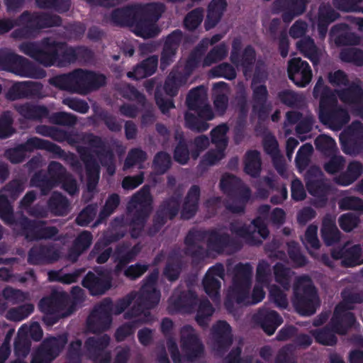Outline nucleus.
<instances>
[{
	"label": "nucleus",
	"instance_id": "obj_23",
	"mask_svg": "<svg viewBox=\"0 0 363 363\" xmlns=\"http://www.w3.org/2000/svg\"><path fill=\"white\" fill-rule=\"evenodd\" d=\"M82 285L87 289L91 295L98 296L105 294L111 287V279L104 272H88L82 281Z\"/></svg>",
	"mask_w": 363,
	"mask_h": 363
},
{
	"label": "nucleus",
	"instance_id": "obj_27",
	"mask_svg": "<svg viewBox=\"0 0 363 363\" xmlns=\"http://www.w3.org/2000/svg\"><path fill=\"white\" fill-rule=\"evenodd\" d=\"M220 187L228 197H241L245 201L250 199V188L245 186L240 178L233 174L223 175L220 182Z\"/></svg>",
	"mask_w": 363,
	"mask_h": 363
},
{
	"label": "nucleus",
	"instance_id": "obj_25",
	"mask_svg": "<svg viewBox=\"0 0 363 363\" xmlns=\"http://www.w3.org/2000/svg\"><path fill=\"white\" fill-rule=\"evenodd\" d=\"M252 90V112L257 115L260 121H264L269 117L272 109L270 103L268 102L269 92L264 84L251 85Z\"/></svg>",
	"mask_w": 363,
	"mask_h": 363
},
{
	"label": "nucleus",
	"instance_id": "obj_28",
	"mask_svg": "<svg viewBox=\"0 0 363 363\" xmlns=\"http://www.w3.org/2000/svg\"><path fill=\"white\" fill-rule=\"evenodd\" d=\"M128 319H133L132 321L120 325L114 333V337L118 342L124 341L127 337L134 334L137 328L145 323H152L155 318L150 311L144 309V311Z\"/></svg>",
	"mask_w": 363,
	"mask_h": 363
},
{
	"label": "nucleus",
	"instance_id": "obj_31",
	"mask_svg": "<svg viewBox=\"0 0 363 363\" xmlns=\"http://www.w3.org/2000/svg\"><path fill=\"white\" fill-rule=\"evenodd\" d=\"M254 320L268 335H273L277 328L283 323L281 316L277 311L267 308L259 309L255 314Z\"/></svg>",
	"mask_w": 363,
	"mask_h": 363
},
{
	"label": "nucleus",
	"instance_id": "obj_3",
	"mask_svg": "<svg viewBox=\"0 0 363 363\" xmlns=\"http://www.w3.org/2000/svg\"><path fill=\"white\" fill-rule=\"evenodd\" d=\"M205 240L208 249L218 255L223 254L227 248L239 251L242 247L241 241L238 238H233L227 233H220L216 228L202 230L192 228L184 238V254L194 259H203L205 257V250L197 242H203Z\"/></svg>",
	"mask_w": 363,
	"mask_h": 363
},
{
	"label": "nucleus",
	"instance_id": "obj_30",
	"mask_svg": "<svg viewBox=\"0 0 363 363\" xmlns=\"http://www.w3.org/2000/svg\"><path fill=\"white\" fill-rule=\"evenodd\" d=\"M70 297L64 291H54L50 296L43 297L38 306L43 313L62 311L69 306Z\"/></svg>",
	"mask_w": 363,
	"mask_h": 363
},
{
	"label": "nucleus",
	"instance_id": "obj_44",
	"mask_svg": "<svg viewBox=\"0 0 363 363\" xmlns=\"http://www.w3.org/2000/svg\"><path fill=\"white\" fill-rule=\"evenodd\" d=\"M347 27L346 24H337L332 27L330 35L337 34L334 39L335 43L337 46L359 45L360 38L357 34L347 31L343 32L344 28Z\"/></svg>",
	"mask_w": 363,
	"mask_h": 363
},
{
	"label": "nucleus",
	"instance_id": "obj_16",
	"mask_svg": "<svg viewBox=\"0 0 363 363\" xmlns=\"http://www.w3.org/2000/svg\"><path fill=\"white\" fill-rule=\"evenodd\" d=\"M82 140L83 143L94 149V152L97 156L101 164L106 167L110 175H113L116 170L114 153L107 141L92 133H84Z\"/></svg>",
	"mask_w": 363,
	"mask_h": 363
},
{
	"label": "nucleus",
	"instance_id": "obj_64",
	"mask_svg": "<svg viewBox=\"0 0 363 363\" xmlns=\"http://www.w3.org/2000/svg\"><path fill=\"white\" fill-rule=\"evenodd\" d=\"M13 118L9 111H6L0 116V140L11 137L16 130L13 127Z\"/></svg>",
	"mask_w": 363,
	"mask_h": 363
},
{
	"label": "nucleus",
	"instance_id": "obj_32",
	"mask_svg": "<svg viewBox=\"0 0 363 363\" xmlns=\"http://www.w3.org/2000/svg\"><path fill=\"white\" fill-rule=\"evenodd\" d=\"M201 189L198 185H192L188 190L182 205L180 215L183 220H190L195 216L198 210Z\"/></svg>",
	"mask_w": 363,
	"mask_h": 363
},
{
	"label": "nucleus",
	"instance_id": "obj_19",
	"mask_svg": "<svg viewBox=\"0 0 363 363\" xmlns=\"http://www.w3.org/2000/svg\"><path fill=\"white\" fill-rule=\"evenodd\" d=\"M192 111H194L197 116L186 111L184 114L186 127L193 131L199 133H202L208 130L209 124L207 121H211L214 118V113L211 106L206 102Z\"/></svg>",
	"mask_w": 363,
	"mask_h": 363
},
{
	"label": "nucleus",
	"instance_id": "obj_39",
	"mask_svg": "<svg viewBox=\"0 0 363 363\" xmlns=\"http://www.w3.org/2000/svg\"><path fill=\"white\" fill-rule=\"evenodd\" d=\"M16 110L24 118L33 121L41 122L48 118L50 114L47 106L28 102L16 106Z\"/></svg>",
	"mask_w": 363,
	"mask_h": 363
},
{
	"label": "nucleus",
	"instance_id": "obj_37",
	"mask_svg": "<svg viewBox=\"0 0 363 363\" xmlns=\"http://www.w3.org/2000/svg\"><path fill=\"white\" fill-rule=\"evenodd\" d=\"M334 92L344 104L357 106L363 109V89L359 84L352 82L348 87L336 89Z\"/></svg>",
	"mask_w": 363,
	"mask_h": 363
},
{
	"label": "nucleus",
	"instance_id": "obj_53",
	"mask_svg": "<svg viewBox=\"0 0 363 363\" xmlns=\"http://www.w3.org/2000/svg\"><path fill=\"white\" fill-rule=\"evenodd\" d=\"M30 184L39 188L41 194L45 196L58 184L48 177L47 174L38 172L31 177Z\"/></svg>",
	"mask_w": 363,
	"mask_h": 363
},
{
	"label": "nucleus",
	"instance_id": "obj_47",
	"mask_svg": "<svg viewBox=\"0 0 363 363\" xmlns=\"http://www.w3.org/2000/svg\"><path fill=\"white\" fill-rule=\"evenodd\" d=\"M320 235L327 246L333 245L340 241V232L334 220L330 218H325L323 220Z\"/></svg>",
	"mask_w": 363,
	"mask_h": 363
},
{
	"label": "nucleus",
	"instance_id": "obj_5",
	"mask_svg": "<svg viewBox=\"0 0 363 363\" xmlns=\"http://www.w3.org/2000/svg\"><path fill=\"white\" fill-rule=\"evenodd\" d=\"M49 82L61 90L86 94L104 86L106 84V77L94 71L76 69L68 73L56 75L50 78Z\"/></svg>",
	"mask_w": 363,
	"mask_h": 363
},
{
	"label": "nucleus",
	"instance_id": "obj_18",
	"mask_svg": "<svg viewBox=\"0 0 363 363\" xmlns=\"http://www.w3.org/2000/svg\"><path fill=\"white\" fill-rule=\"evenodd\" d=\"M252 224L255 230H252L250 226L242 225L238 226L234 223H230V230L236 235L245 238L247 242L253 246H259L262 243V240L255 235V231H257L260 237L265 240L269 234V230L264 220L260 217H257L252 220Z\"/></svg>",
	"mask_w": 363,
	"mask_h": 363
},
{
	"label": "nucleus",
	"instance_id": "obj_21",
	"mask_svg": "<svg viewBox=\"0 0 363 363\" xmlns=\"http://www.w3.org/2000/svg\"><path fill=\"white\" fill-rule=\"evenodd\" d=\"M171 305L181 313H191L195 311L198 304V296L195 291L188 288L177 287L170 298Z\"/></svg>",
	"mask_w": 363,
	"mask_h": 363
},
{
	"label": "nucleus",
	"instance_id": "obj_61",
	"mask_svg": "<svg viewBox=\"0 0 363 363\" xmlns=\"http://www.w3.org/2000/svg\"><path fill=\"white\" fill-rule=\"evenodd\" d=\"M120 201V196L118 194L113 193L109 195L99 212L96 223H102L113 214L118 207Z\"/></svg>",
	"mask_w": 363,
	"mask_h": 363
},
{
	"label": "nucleus",
	"instance_id": "obj_14",
	"mask_svg": "<svg viewBox=\"0 0 363 363\" xmlns=\"http://www.w3.org/2000/svg\"><path fill=\"white\" fill-rule=\"evenodd\" d=\"M20 224L21 232H19L18 234L24 236L28 241L55 240L59 233V230L56 226H45L47 221L43 220H31L25 218H23Z\"/></svg>",
	"mask_w": 363,
	"mask_h": 363
},
{
	"label": "nucleus",
	"instance_id": "obj_40",
	"mask_svg": "<svg viewBox=\"0 0 363 363\" xmlns=\"http://www.w3.org/2000/svg\"><path fill=\"white\" fill-rule=\"evenodd\" d=\"M68 342L67 333L58 335L56 337H50L45 339L40 347L50 357V360H54L59 356Z\"/></svg>",
	"mask_w": 363,
	"mask_h": 363
},
{
	"label": "nucleus",
	"instance_id": "obj_49",
	"mask_svg": "<svg viewBox=\"0 0 363 363\" xmlns=\"http://www.w3.org/2000/svg\"><path fill=\"white\" fill-rule=\"evenodd\" d=\"M363 173V164L359 161L350 162L345 172L337 178V183L341 186H349L354 183Z\"/></svg>",
	"mask_w": 363,
	"mask_h": 363
},
{
	"label": "nucleus",
	"instance_id": "obj_41",
	"mask_svg": "<svg viewBox=\"0 0 363 363\" xmlns=\"http://www.w3.org/2000/svg\"><path fill=\"white\" fill-rule=\"evenodd\" d=\"M256 51L251 45L245 47L242 51L238 54L235 60H231L230 62L237 67H241L245 77L250 76L253 70L256 61Z\"/></svg>",
	"mask_w": 363,
	"mask_h": 363
},
{
	"label": "nucleus",
	"instance_id": "obj_35",
	"mask_svg": "<svg viewBox=\"0 0 363 363\" xmlns=\"http://www.w3.org/2000/svg\"><path fill=\"white\" fill-rule=\"evenodd\" d=\"M111 230L106 232L104 235L102 240L104 246H108L111 243L116 242L126 235L128 220L124 216H120L114 218L111 222Z\"/></svg>",
	"mask_w": 363,
	"mask_h": 363
},
{
	"label": "nucleus",
	"instance_id": "obj_46",
	"mask_svg": "<svg viewBox=\"0 0 363 363\" xmlns=\"http://www.w3.org/2000/svg\"><path fill=\"white\" fill-rule=\"evenodd\" d=\"M180 203V197L172 196L162 201L156 213L163 216L166 220H172L177 217L179 212Z\"/></svg>",
	"mask_w": 363,
	"mask_h": 363
},
{
	"label": "nucleus",
	"instance_id": "obj_24",
	"mask_svg": "<svg viewBox=\"0 0 363 363\" xmlns=\"http://www.w3.org/2000/svg\"><path fill=\"white\" fill-rule=\"evenodd\" d=\"M356 321L354 313L337 304L329 323L337 335H345L354 325Z\"/></svg>",
	"mask_w": 363,
	"mask_h": 363
},
{
	"label": "nucleus",
	"instance_id": "obj_2",
	"mask_svg": "<svg viewBox=\"0 0 363 363\" xmlns=\"http://www.w3.org/2000/svg\"><path fill=\"white\" fill-rule=\"evenodd\" d=\"M164 11V6L161 3L127 6L113 9L111 21L116 26L133 27L138 37L154 38L160 33L156 23Z\"/></svg>",
	"mask_w": 363,
	"mask_h": 363
},
{
	"label": "nucleus",
	"instance_id": "obj_8",
	"mask_svg": "<svg viewBox=\"0 0 363 363\" xmlns=\"http://www.w3.org/2000/svg\"><path fill=\"white\" fill-rule=\"evenodd\" d=\"M159 277V270L154 269L143 280L136 301L133 306L124 313V318H131L144 311L154 308L160 302V292L156 289Z\"/></svg>",
	"mask_w": 363,
	"mask_h": 363
},
{
	"label": "nucleus",
	"instance_id": "obj_56",
	"mask_svg": "<svg viewBox=\"0 0 363 363\" xmlns=\"http://www.w3.org/2000/svg\"><path fill=\"white\" fill-rule=\"evenodd\" d=\"M183 83V77L180 72L172 71L167 77L162 91L170 97L177 95L179 87Z\"/></svg>",
	"mask_w": 363,
	"mask_h": 363
},
{
	"label": "nucleus",
	"instance_id": "obj_29",
	"mask_svg": "<svg viewBox=\"0 0 363 363\" xmlns=\"http://www.w3.org/2000/svg\"><path fill=\"white\" fill-rule=\"evenodd\" d=\"M60 253L52 245H39L33 246L28 253V262L38 265L58 260Z\"/></svg>",
	"mask_w": 363,
	"mask_h": 363
},
{
	"label": "nucleus",
	"instance_id": "obj_6",
	"mask_svg": "<svg viewBox=\"0 0 363 363\" xmlns=\"http://www.w3.org/2000/svg\"><path fill=\"white\" fill-rule=\"evenodd\" d=\"M14 23L20 28L12 32V37L27 39L35 36L43 29L60 26L62 19L60 16L48 12L24 11L14 19Z\"/></svg>",
	"mask_w": 363,
	"mask_h": 363
},
{
	"label": "nucleus",
	"instance_id": "obj_55",
	"mask_svg": "<svg viewBox=\"0 0 363 363\" xmlns=\"http://www.w3.org/2000/svg\"><path fill=\"white\" fill-rule=\"evenodd\" d=\"M206 91L203 86H199L189 91L186 96V104L189 110L196 109L206 103Z\"/></svg>",
	"mask_w": 363,
	"mask_h": 363
},
{
	"label": "nucleus",
	"instance_id": "obj_59",
	"mask_svg": "<svg viewBox=\"0 0 363 363\" xmlns=\"http://www.w3.org/2000/svg\"><path fill=\"white\" fill-rule=\"evenodd\" d=\"M214 308L207 298L201 299L198 305L196 321L200 326L205 328L208 324L210 317L213 315Z\"/></svg>",
	"mask_w": 363,
	"mask_h": 363
},
{
	"label": "nucleus",
	"instance_id": "obj_50",
	"mask_svg": "<svg viewBox=\"0 0 363 363\" xmlns=\"http://www.w3.org/2000/svg\"><path fill=\"white\" fill-rule=\"evenodd\" d=\"M298 50L303 55L309 59L313 65H316L320 62V53L315 44L314 40L310 38H304L297 42Z\"/></svg>",
	"mask_w": 363,
	"mask_h": 363
},
{
	"label": "nucleus",
	"instance_id": "obj_43",
	"mask_svg": "<svg viewBox=\"0 0 363 363\" xmlns=\"http://www.w3.org/2000/svg\"><path fill=\"white\" fill-rule=\"evenodd\" d=\"M93 235L91 232L84 230L74 240L69 250V257L76 261L79 257L89 249L92 244Z\"/></svg>",
	"mask_w": 363,
	"mask_h": 363
},
{
	"label": "nucleus",
	"instance_id": "obj_45",
	"mask_svg": "<svg viewBox=\"0 0 363 363\" xmlns=\"http://www.w3.org/2000/svg\"><path fill=\"white\" fill-rule=\"evenodd\" d=\"M110 337L108 335L104 334L100 337H89L84 342V347L89 354V357H97L101 356L108 346Z\"/></svg>",
	"mask_w": 363,
	"mask_h": 363
},
{
	"label": "nucleus",
	"instance_id": "obj_58",
	"mask_svg": "<svg viewBox=\"0 0 363 363\" xmlns=\"http://www.w3.org/2000/svg\"><path fill=\"white\" fill-rule=\"evenodd\" d=\"M273 270L276 282L279 284L284 289L289 290L291 286V274L294 272L281 262L276 263Z\"/></svg>",
	"mask_w": 363,
	"mask_h": 363
},
{
	"label": "nucleus",
	"instance_id": "obj_42",
	"mask_svg": "<svg viewBox=\"0 0 363 363\" xmlns=\"http://www.w3.org/2000/svg\"><path fill=\"white\" fill-rule=\"evenodd\" d=\"M226 7V0L211 1L208 6L206 18L204 22V28L206 30L212 29L218 23Z\"/></svg>",
	"mask_w": 363,
	"mask_h": 363
},
{
	"label": "nucleus",
	"instance_id": "obj_15",
	"mask_svg": "<svg viewBox=\"0 0 363 363\" xmlns=\"http://www.w3.org/2000/svg\"><path fill=\"white\" fill-rule=\"evenodd\" d=\"M113 303L111 298L104 299L96 306L87 318L89 330L100 333L108 330L112 323Z\"/></svg>",
	"mask_w": 363,
	"mask_h": 363
},
{
	"label": "nucleus",
	"instance_id": "obj_34",
	"mask_svg": "<svg viewBox=\"0 0 363 363\" xmlns=\"http://www.w3.org/2000/svg\"><path fill=\"white\" fill-rule=\"evenodd\" d=\"M140 250L141 247L138 244L132 247L128 242H123L116 245L113 253V260L117 263L116 267L122 269L133 262L140 252Z\"/></svg>",
	"mask_w": 363,
	"mask_h": 363
},
{
	"label": "nucleus",
	"instance_id": "obj_60",
	"mask_svg": "<svg viewBox=\"0 0 363 363\" xmlns=\"http://www.w3.org/2000/svg\"><path fill=\"white\" fill-rule=\"evenodd\" d=\"M84 272V268L76 269L72 272L67 274H62L57 271H50L48 272V278L52 281H59L62 284H70L77 282Z\"/></svg>",
	"mask_w": 363,
	"mask_h": 363
},
{
	"label": "nucleus",
	"instance_id": "obj_20",
	"mask_svg": "<svg viewBox=\"0 0 363 363\" xmlns=\"http://www.w3.org/2000/svg\"><path fill=\"white\" fill-rule=\"evenodd\" d=\"M213 350L216 355L222 357L233 343L231 327L225 320H218L211 330Z\"/></svg>",
	"mask_w": 363,
	"mask_h": 363
},
{
	"label": "nucleus",
	"instance_id": "obj_36",
	"mask_svg": "<svg viewBox=\"0 0 363 363\" xmlns=\"http://www.w3.org/2000/svg\"><path fill=\"white\" fill-rule=\"evenodd\" d=\"M27 218L23 213L15 216L13 210L9 203L7 198L4 196H0V219L7 225L13 228L14 230H18V233L21 232V225L20 223L23 218Z\"/></svg>",
	"mask_w": 363,
	"mask_h": 363
},
{
	"label": "nucleus",
	"instance_id": "obj_10",
	"mask_svg": "<svg viewBox=\"0 0 363 363\" xmlns=\"http://www.w3.org/2000/svg\"><path fill=\"white\" fill-rule=\"evenodd\" d=\"M1 67L18 76L43 79L46 76L43 69L36 66L27 58L5 50Z\"/></svg>",
	"mask_w": 363,
	"mask_h": 363
},
{
	"label": "nucleus",
	"instance_id": "obj_22",
	"mask_svg": "<svg viewBox=\"0 0 363 363\" xmlns=\"http://www.w3.org/2000/svg\"><path fill=\"white\" fill-rule=\"evenodd\" d=\"M287 73L289 79L299 87H305L312 78L309 64L300 57H294L289 61Z\"/></svg>",
	"mask_w": 363,
	"mask_h": 363
},
{
	"label": "nucleus",
	"instance_id": "obj_4",
	"mask_svg": "<svg viewBox=\"0 0 363 363\" xmlns=\"http://www.w3.org/2000/svg\"><path fill=\"white\" fill-rule=\"evenodd\" d=\"M313 95L315 99L319 98L320 121L333 130H340L350 119L348 111L337 104L335 92L327 85L320 77L313 88Z\"/></svg>",
	"mask_w": 363,
	"mask_h": 363
},
{
	"label": "nucleus",
	"instance_id": "obj_38",
	"mask_svg": "<svg viewBox=\"0 0 363 363\" xmlns=\"http://www.w3.org/2000/svg\"><path fill=\"white\" fill-rule=\"evenodd\" d=\"M157 66L158 57L157 55H151L136 65L132 71L127 73V76L135 80L147 78L155 74Z\"/></svg>",
	"mask_w": 363,
	"mask_h": 363
},
{
	"label": "nucleus",
	"instance_id": "obj_11",
	"mask_svg": "<svg viewBox=\"0 0 363 363\" xmlns=\"http://www.w3.org/2000/svg\"><path fill=\"white\" fill-rule=\"evenodd\" d=\"M35 150L55 151L57 148L49 140L38 137H31L25 143L6 150L4 156L11 163L20 164L26 159L27 152H32Z\"/></svg>",
	"mask_w": 363,
	"mask_h": 363
},
{
	"label": "nucleus",
	"instance_id": "obj_52",
	"mask_svg": "<svg viewBox=\"0 0 363 363\" xmlns=\"http://www.w3.org/2000/svg\"><path fill=\"white\" fill-rule=\"evenodd\" d=\"M262 161L257 150H248L245 156V172L252 177L257 178L261 172Z\"/></svg>",
	"mask_w": 363,
	"mask_h": 363
},
{
	"label": "nucleus",
	"instance_id": "obj_12",
	"mask_svg": "<svg viewBox=\"0 0 363 363\" xmlns=\"http://www.w3.org/2000/svg\"><path fill=\"white\" fill-rule=\"evenodd\" d=\"M234 271L231 295L237 303L246 302L252 285V267L250 263H238Z\"/></svg>",
	"mask_w": 363,
	"mask_h": 363
},
{
	"label": "nucleus",
	"instance_id": "obj_33",
	"mask_svg": "<svg viewBox=\"0 0 363 363\" xmlns=\"http://www.w3.org/2000/svg\"><path fill=\"white\" fill-rule=\"evenodd\" d=\"M312 172L309 169L305 177L306 189L311 196L325 203L330 191V185L323 179L315 178Z\"/></svg>",
	"mask_w": 363,
	"mask_h": 363
},
{
	"label": "nucleus",
	"instance_id": "obj_48",
	"mask_svg": "<svg viewBox=\"0 0 363 363\" xmlns=\"http://www.w3.org/2000/svg\"><path fill=\"white\" fill-rule=\"evenodd\" d=\"M48 208L55 216H65L69 212V203L66 196L58 191L51 194L47 203Z\"/></svg>",
	"mask_w": 363,
	"mask_h": 363
},
{
	"label": "nucleus",
	"instance_id": "obj_62",
	"mask_svg": "<svg viewBox=\"0 0 363 363\" xmlns=\"http://www.w3.org/2000/svg\"><path fill=\"white\" fill-rule=\"evenodd\" d=\"M229 128L225 123L220 124L211 130V143L216 145V147L226 149L228 143L226 134Z\"/></svg>",
	"mask_w": 363,
	"mask_h": 363
},
{
	"label": "nucleus",
	"instance_id": "obj_54",
	"mask_svg": "<svg viewBox=\"0 0 363 363\" xmlns=\"http://www.w3.org/2000/svg\"><path fill=\"white\" fill-rule=\"evenodd\" d=\"M52 144L55 145L57 150L55 151L47 150L48 152L52 153L55 157L58 158L64 159L74 172L78 174H81L82 172V164L74 153L70 152L67 153L58 145L52 142Z\"/></svg>",
	"mask_w": 363,
	"mask_h": 363
},
{
	"label": "nucleus",
	"instance_id": "obj_1",
	"mask_svg": "<svg viewBox=\"0 0 363 363\" xmlns=\"http://www.w3.org/2000/svg\"><path fill=\"white\" fill-rule=\"evenodd\" d=\"M18 48L45 67H61L74 63L79 58H89L92 54L86 47L68 46L67 43L52 37L43 38L39 42H23Z\"/></svg>",
	"mask_w": 363,
	"mask_h": 363
},
{
	"label": "nucleus",
	"instance_id": "obj_17",
	"mask_svg": "<svg viewBox=\"0 0 363 363\" xmlns=\"http://www.w3.org/2000/svg\"><path fill=\"white\" fill-rule=\"evenodd\" d=\"M180 342L184 357L187 361H196L204 353V346L190 325H185L182 328Z\"/></svg>",
	"mask_w": 363,
	"mask_h": 363
},
{
	"label": "nucleus",
	"instance_id": "obj_57",
	"mask_svg": "<svg viewBox=\"0 0 363 363\" xmlns=\"http://www.w3.org/2000/svg\"><path fill=\"white\" fill-rule=\"evenodd\" d=\"M228 51V47L225 43L214 46L203 58L202 66L210 67L213 64L223 60L226 57Z\"/></svg>",
	"mask_w": 363,
	"mask_h": 363
},
{
	"label": "nucleus",
	"instance_id": "obj_51",
	"mask_svg": "<svg viewBox=\"0 0 363 363\" xmlns=\"http://www.w3.org/2000/svg\"><path fill=\"white\" fill-rule=\"evenodd\" d=\"M311 334L315 342L322 345L334 346L337 342V333L330 325V323L321 328L312 330Z\"/></svg>",
	"mask_w": 363,
	"mask_h": 363
},
{
	"label": "nucleus",
	"instance_id": "obj_13",
	"mask_svg": "<svg viewBox=\"0 0 363 363\" xmlns=\"http://www.w3.org/2000/svg\"><path fill=\"white\" fill-rule=\"evenodd\" d=\"M342 152L350 156H357L363 151V123L352 121L340 135Z\"/></svg>",
	"mask_w": 363,
	"mask_h": 363
},
{
	"label": "nucleus",
	"instance_id": "obj_63",
	"mask_svg": "<svg viewBox=\"0 0 363 363\" xmlns=\"http://www.w3.org/2000/svg\"><path fill=\"white\" fill-rule=\"evenodd\" d=\"M203 289L206 294L213 301L220 298V281L218 278L206 274L203 279Z\"/></svg>",
	"mask_w": 363,
	"mask_h": 363
},
{
	"label": "nucleus",
	"instance_id": "obj_7",
	"mask_svg": "<svg viewBox=\"0 0 363 363\" xmlns=\"http://www.w3.org/2000/svg\"><path fill=\"white\" fill-rule=\"evenodd\" d=\"M153 199L149 185H144L138 191L135 193L127 204V211L133 213V217L128 225H130L129 233L132 238L141 236L147 220L152 209Z\"/></svg>",
	"mask_w": 363,
	"mask_h": 363
},
{
	"label": "nucleus",
	"instance_id": "obj_26",
	"mask_svg": "<svg viewBox=\"0 0 363 363\" xmlns=\"http://www.w3.org/2000/svg\"><path fill=\"white\" fill-rule=\"evenodd\" d=\"M77 151L84 164L88 188H95L99 180L100 165L88 147L79 146Z\"/></svg>",
	"mask_w": 363,
	"mask_h": 363
},
{
	"label": "nucleus",
	"instance_id": "obj_9",
	"mask_svg": "<svg viewBox=\"0 0 363 363\" xmlns=\"http://www.w3.org/2000/svg\"><path fill=\"white\" fill-rule=\"evenodd\" d=\"M309 281L308 276L302 275L296 277L293 286V304L296 310L303 315L314 314L318 301L315 286L311 283L304 284V282Z\"/></svg>",
	"mask_w": 363,
	"mask_h": 363
}]
</instances>
